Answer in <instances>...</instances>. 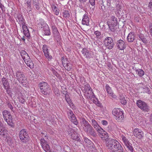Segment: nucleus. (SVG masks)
I'll return each instance as SVG.
<instances>
[{
    "instance_id": "nucleus-47",
    "label": "nucleus",
    "mask_w": 152,
    "mask_h": 152,
    "mask_svg": "<svg viewBox=\"0 0 152 152\" xmlns=\"http://www.w3.org/2000/svg\"><path fill=\"white\" fill-rule=\"evenodd\" d=\"M20 54L23 58H24V56H26L28 55L26 51L23 50L21 51Z\"/></svg>"
},
{
    "instance_id": "nucleus-54",
    "label": "nucleus",
    "mask_w": 152,
    "mask_h": 152,
    "mask_svg": "<svg viewBox=\"0 0 152 152\" xmlns=\"http://www.w3.org/2000/svg\"><path fill=\"white\" fill-rule=\"evenodd\" d=\"M107 130L109 132H110L113 130V128L111 125H109L107 127Z\"/></svg>"
},
{
    "instance_id": "nucleus-15",
    "label": "nucleus",
    "mask_w": 152,
    "mask_h": 152,
    "mask_svg": "<svg viewBox=\"0 0 152 152\" xmlns=\"http://www.w3.org/2000/svg\"><path fill=\"white\" fill-rule=\"evenodd\" d=\"M105 89L109 96L113 98H115L116 97V95L115 94L112 90L111 88L108 84L105 86Z\"/></svg>"
},
{
    "instance_id": "nucleus-8",
    "label": "nucleus",
    "mask_w": 152,
    "mask_h": 152,
    "mask_svg": "<svg viewBox=\"0 0 152 152\" xmlns=\"http://www.w3.org/2000/svg\"><path fill=\"white\" fill-rule=\"evenodd\" d=\"M85 91V93L87 94V96L90 99L94 98L95 97L94 94L91 90L90 86L88 84L84 85V87Z\"/></svg>"
},
{
    "instance_id": "nucleus-42",
    "label": "nucleus",
    "mask_w": 152,
    "mask_h": 152,
    "mask_svg": "<svg viewBox=\"0 0 152 152\" xmlns=\"http://www.w3.org/2000/svg\"><path fill=\"white\" fill-rule=\"evenodd\" d=\"M68 118H70L75 115L73 114L72 111L71 110H69L67 112Z\"/></svg>"
},
{
    "instance_id": "nucleus-35",
    "label": "nucleus",
    "mask_w": 152,
    "mask_h": 152,
    "mask_svg": "<svg viewBox=\"0 0 152 152\" xmlns=\"http://www.w3.org/2000/svg\"><path fill=\"white\" fill-rule=\"evenodd\" d=\"M52 31L53 36L55 35L58 34L59 33L57 28L55 26H52Z\"/></svg>"
},
{
    "instance_id": "nucleus-5",
    "label": "nucleus",
    "mask_w": 152,
    "mask_h": 152,
    "mask_svg": "<svg viewBox=\"0 0 152 152\" xmlns=\"http://www.w3.org/2000/svg\"><path fill=\"white\" fill-rule=\"evenodd\" d=\"M19 135L20 139L22 142L26 143L28 141L29 137L26 129L21 130L19 132Z\"/></svg>"
},
{
    "instance_id": "nucleus-32",
    "label": "nucleus",
    "mask_w": 152,
    "mask_h": 152,
    "mask_svg": "<svg viewBox=\"0 0 152 152\" xmlns=\"http://www.w3.org/2000/svg\"><path fill=\"white\" fill-rule=\"evenodd\" d=\"M131 152H134V150L132 144L130 142L125 145Z\"/></svg>"
},
{
    "instance_id": "nucleus-58",
    "label": "nucleus",
    "mask_w": 152,
    "mask_h": 152,
    "mask_svg": "<svg viewBox=\"0 0 152 152\" xmlns=\"http://www.w3.org/2000/svg\"><path fill=\"white\" fill-rule=\"evenodd\" d=\"M7 105L8 106V107H9L12 110L13 109V107L11 104L10 103L8 102L7 103Z\"/></svg>"
},
{
    "instance_id": "nucleus-25",
    "label": "nucleus",
    "mask_w": 152,
    "mask_h": 152,
    "mask_svg": "<svg viewBox=\"0 0 152 152\" xmlns=\"http://www.w3.org/2000/svg\"><path fill=\"white\" fill-rule=\"evenodd\" d=\"M72 138L77 141H80V138L76 132H75L71 136Z\"/></svg>"
},
{
    "instance_id": "nucleus-45",
    "label": "nucleus",
    "mask_w": 152,
    "mask_h": 152,
    "mask_svg": "<svg viewBox=\"0 0 152 152\" xmlns=\"http://www.w3.org/2000/svg\"><path fill=\"white\" fill-rule=\"evenodd\" d=\"M66 66H64L66 70L68 71H70L72 68L71 65L68 63L67 65H65Z\"/></svg>"
},
{
    "instance_id": "nucleus-3",
    "label": "nucleus",
    "mask_w": 152,
    "mask_h": 152,
    "mask_svg": "<svg viewBox=\"0 0 152 152\" xmlns=\"http://www.w3.org/2000/svg\"><path fill=\"white\" fill-rule=\"evenodd\" d=\"M2 115L4 120L8 124L12 127H13L14 126L13 120L10 112L7 110H4L2 112Z\"/></svg>"
},
{
    "instance_id": "nucleus-39",
    "label": "nucleus",
    "mask_w": 152,
    "mask_h": 152,
    "mask_svg": "<svg viewBox=\"0 0 152 152\" xmlns=\"http://www.w3.org/2000/svg\"><path fill=\"white\" fill-rule=\"evenodd\" d=\"M93 102L98 107H102V104L100 102L97 98H95L93 100Z\"/></svg>"
},
{
    "instance_id": "nucleus-22",
    "label": "nucleus",
    "mask_w": 152,
    "mask_h": 152,
    "mask_svg": "<svg viewBox=\"0 0 152 152\" xmlns=\"http://www.w3.org/2000/svg\"><path fill=\"white\" fill-rule=\"evenodd\" d=\"M2 82L5 88V89L7 90L9 89V83L8 82L6 78L3 77L2 79Z\"/></svg>"
},
{
    "instance_id": "nucleus-31",
    "label": "nucleus",
    "mask_w": 152,
    "mask_h": 152,
    "mask_svg": "<svg viewBox=\"0 0 152 152\" xmlns=\"http://www.w3.org/2000/svg\"><path fill=\"white\" fill-rule=\"evenodd\" d=\"M55 40L57 42H60L61 41V38L59 34H58L55 35L53 36Z\"/></svg>"
},
{
    "instance_id": "nucleus-50",
    "label": "nucleus",
    "mask_w": 152,
    "mask_h": 152,
    "mask_svg": "<svg viewBox=\"0 0 152 152\" xmlns=\"http://www.w3.org/2000/svg\"><path fill=\"white\" fill-rule=\"evenodd\" d=\"M27 4L28 8L29 10V11L31 10V4L30 1H28L26 2Z\"/></svg>"
},
{
    "instance_id": "nucleus-16",
    "label": "nucleus",
    "mask_w": 152,
    "mask_h": 152,
    "mask_svg": "<svg viewBox=\"0 0 152 152\" xmlns=\"http://www.w3.org/2000/svg\"><path fill=\"white\" fill-rule=\"evenodd\" d=\"M22 28L24 35L26 37L29 39L30 36L28 28L26 25H23L22 26Z\"/></svg>"
},
{
    "instance_id": "nucleus-24",
    "label": "nucleus",
    "mask_w": 152,
    "mask_h": 152,
    "mask_svg": "<svg viewBox=\"0 0 152 152\" xmlns=\"http://www.w3.org/2000/svg\"><path fill=\"white\" fill-rule=\"evenodd\" d=\"M107 25L108 26L110 30L113 32H115L117 29L116 27L117 25H113L112 23H107Z\"/></svg>"
},
{
    "instance_id": "nucleus-23",
    "label": "nucleus",
    "mask_w": 152,
    "mask_h": 152,
    "mask_svg": "<svg viewBox=\"0 0 152 152\" xmlns=\"http://www.w3.org/2000/svg\"><path fill=\"white\" fill-rule=\"evenodd\" d=\"M107 23H112L113 25H117L118 24L117 19L114 16H112L110 18V21L107 22Z\"/></svg>"
},
{
    "instance_id": "nucleus-18",
    "label": "nucleus",
    "mask_w": 152,
    "mask_h": 152,
    "mask_svg": "<svg viewBox=\"0 0 152 152\" xmlns=\"http://www.w3.org/2000/svg\"><path fill=\"white\" fill-rule=\"evenodd\" d=\"M91 124L97 132L101 128V127L99 126L97 122L95 120H92Z\"/></svg>"
},
{
    "instance_id": "nucleus-33",
    "label": "nucleus",
    "mask_w": 152,
    "mask_h": 152,
    "mask_svg": "<svg viewBox=\"0 0 152 152\" xmlns=\"http://www.w3.org/2000/svg\"><path fill=\"white\" fill-rule=\"evenodd\" d=\"M66 128L67 129V131L69 135L70 136L72 135L74 133H75L74 130L72 128H70L69 126H67Z\"/></svg>"
},
{
    "instance_id": "nucleus-4",
    "label": "nucleus",
    "mask_w": 152,
    "mask_h": 152,
    "mask_svg": "<svg viewBox=\"0 0 152 152\" xmlns=\"http://www.w3.org/2000/svg\"><path fill=\"white\" fill-rule=\"evenodd\" d=\"M112 114L115 116V119L119 122H121L124 117L123 112L118 108L113 109L112 111Z\"/></svg>"
},
{
    "instance_id": "nucleus-51",
    "label": "nucleus",
    "mask_w": 152,
    "mask_h": 152,
    "mask_svg": "<svg viewBox=\"0 0 152 152\" xmlns=\"http://www.w3.org/2000/svg\"><path fill=\"white\" fill-rule=\"evenodd\" d=\"M94 34L96 36V37L97 38H98L101 35V32L98 31H95Z\"/></svg>"
},
{
    "instance_id": "nucleus-44",
    "label": "nucleus",
    "mask_w": 152,
    "mask_h": 152,
    "mask_svg": "<svg viewBox=\"0 0 152 152\" xmlns=\"http://www.w3.org/2000/svg\"><path fill=\"white\" fill-rule=\"evenodd\" d=\"M42 135L41 136L42 137V139H44L45 138V140L47 141V140L48 139V136H47V134H46V132H44V133H41Z\"/></svg>"
},
{
    "instance_id": "nucleus-40",
    "label": "nucleus",
    "mask_w": 152,
    "mask_h": 152,
    "mask_svg": "<svg viewBox=\"0 0 152 152\" xmlns=\"http://www.w3.org/2000/svg\"><path fill=\"white\" fill-rule=\"evenodd\" d=\"M136 70L137 71V72L136 73L140 77H142L144 75V72L142 70L139 69V70Z\"/></svg>"
},
{
    "instance_id": "nucleus-12",
    "label": "nucleus",
    "mask_w": 152,
    "mask_h": 152,
    "mask_svg": "<svg viewBox=\"0 0 152 152\" xmlns=\"http://www.w3.org/2000/svg\"><path fill=\"white\" fill-rule=\"evenodd\" d=\"M133 133L135 136L139 139H142L143 136V132L139 129H135L134 130Z\"/></svg>"
},
{
    "instance_id": "nucleus-46",
    "label": "nucleus",
    "mask_w": 152,
    "mask_h": 152,
    "mask_svg": "<svg viewBox=\"0 0 152 152\" xmlns=\"http://www.w3.org/2000/svg\"><path fill=\"white\" fill-rule=\"evenodd\" d=\"M102 2H103V1H102ZM99 8L100 10H102L103 12H105L106 10V9L105 7L104 6L103 4V3L102 2V4H101L100 5V7H99Z\"/></svg>"
},
{
    "instance_id": "nucleus-52",
    "label": "nucleus",
    "mask_w": 152,
    "mask_h": 152,
    "mask_svg": "<svg viewBox=\"0 0 152 152\" xmlns=\"http://www.w3.org/2000/svg\"><path fill=\"white\" fill-rule=\"evenodd\" d=\"M89 2L92 6H94L95 4V0H89Z\"/></svg>"
},
{
    "instance_id": "nucleus-64",
    "label": "nucleus",
    "mask_w": 152,
    "mask_h": 152,
    "mask_svg": "<svg viewBox=\"0 0 152 152\" xmlns=\"http://www.w3.org/2000/svg\"><path fill=\"white\" fill-rule=\"evenodd\" d=\"M53 74L54 75L56 76L57 77H58L60 76L59 74L56 71H55L54 72Z\"/></svg>"
},
{
    "instance_id": "nucleus-21",
    "label": "nucleus",
    "mask_w": 152,
    "mask_h": 152,
    "mask_svg": "<svg viewBox=\"0 0 152 152\" xmlns=\"http://www.w3.org/2000/svg\"><path fill=\"white\" fill-rule=\"evenodd\" d=\"M89 19L87 15L85 14L83 16L82 20V23L83 25L87 26L89 25Z\"/></svg>"
},
{
    "instance_id": "nucleus-9",
    "label": "nucleus",
    "mask_w": 152,
    "mask_h": 152,
    "mask_svg": "<svg viewBox=\"0 0 152 152\" xmlns=\"http://www.w3.org/2000/svg\"><path fill=\"white\" fill-rule=\"evenodd\" d=\"M104 45L106 47L109 49H112L114 46V43L113 39L110 37H107L104 40Z\"/></svg>"
},
{
    "instance_id": "nucleus-26",
    "label": "nucleus",
    "mask_w": 152,
    "mask_h": 152,
    "mask_svg": "<svg viewBox=\"0 0 152 152\" xmlns=\"http://www.w3.org/2000/svg\"><path fill=\"white\" fill-rule=\"evenodd\" d=\"M33 5L34 6L37 10H39L40 8L39 3V0H33Z\"/></svg>"
},
{
    "instance_id": "nucleus-17",
    "label": "nucleus",
    "mask_w": 152,
    "mask_h": 152,
    "mask_svg": "<svg viewBox=\"0 0 152 152\" xmlns=\"http://www.w3.org/2000/svg\"><path fill=\"white\" fill-rule=\"evenodd\" d=\"M16 76L18 81H21V79L23 80L24 78L25 77L23 73L20 71H18L16 72Z\"/></svg>"
},
{
    "instance_id": "nucleus-38",
    "label": "nucleus",
    "mask_w": 152,
    "mask_h": 152,
    "mask_svg": "<svg viewBox=\"0 0 152 152\" xmlns=\"http://www.w3.org/2000/svg\"><path fill=\"white\" fill-rule=\"evenodd\" d=\"M121 137L122 138V141L123 142L125 145L130 143V142L128 140V139L124 136V135H122Z\"/></svg>"
},
{
    "instance_id": "nucleus-30",
    "label": "nucleus",
    "mask_w": 152,
    "mask_h": 152,
    "mask_svg": "<svg viewBox=\"0 0 152 152\" xmlns=\"http://www.w3.org/2000/svg\"><path fill=\"white\" fill-rule=\"evenodd\" d=\"M140 40H141L145 44H147L148 42L147 40L146 39L145 37L142 35H140L139 36Z\"/></svg>"
},
{
    "instance_id": "nucleus-62",
    "label": "nucleus",
    "mask_w": 152,
    "mask_h": 152,
    "mask_svg": "<svg viewBox=\"0 0 152 152\" xmlns=\"http://www.w3.org/2000/svg\"><path fill=\"white\" fill-rule=\"evenodd\" d=\"M59 10L58 9L56 10H55L54 11V12H55V14L56 15H58L59 13Z\"/></svg>"
},
{
    "instance_id": "nucleus-60",
    "label": "nucleus",
    "mask_w": 152,
    "mask_h": 152,
    "mask_svg": "<svg viewBox=\"0 0 152 152\" xmlns=\"http://www.w3.org/2000/svg\"><path fill=\"white\" fill-rule=\"evenodd\" d=\"M145 92H146V93H148V94H150L151 93L150 91L148 88H145Z\"/></svg>"
},
{
    "instance_id": "nucleus-34",
    "label": "nucleus",
    "mask_w": 152,
    "mask_h": 152,
    "mask_svg": "<svg viewBox=\"0 0 152 152\" xmlns=\"http://www.w3.org/2000/svg\"><path fill=\"white\" fill-rule=\"evenodd\" d=\"M70 119L72 122L74 124L76 125H77L78 124V122L75 116H73L72 118H70Z\"/></svg>"
},
{
    "instance_id": "nucleus-19",
    "label": "nucleus",
    "mask_w": 152,
    "mask_h": 152,
    "mask_svg": "<svg viewBox=\"0 0 152 152\" xmlns=\"http://www.w3.org/2000/svg\"><path fill=\"white\" fill-rule=\"evenodd\" d=\"M43 25V26H45V28H44L43 29V30L45 32V35H50V32L49 26L46 23H44Z\"/></svg>"
},
{
    "instance_id": "nucleus-36",
    "label": "nucleus",
    "mask_w": 152,
    "mask_h": 152,
    "mask_svg": "<svg viewBox=\"0 0 152 152\" xmlns=\"http://www.w3.org/2000/svg\"><path fill=\"white\" fill-rule=\"evenodd\" d=\"M25 63L27 66L30 68H32L34 67V64L33 62L31 61V60H28V61H26Z\"/></svg>"
},
{
    "instance_id": "nucleus-13",
    "label": "nucleus",
    "mask_w": 152,
    "mask_h": 152,
    "mask_svg": "<svg viewBox=\"0 0 152 152\" xmlns=\"http://www.w3.org/2000/svg\"><path fill=\"white\" fill-rule=\"evenodd\" d=\"M81 52L83 56L88 58L92 57L91 52L88 50L86 48H84L83 49Z\"/></svg>"
},
{
    "instance_id": "nucleus-41",
    "label": "nucleus",
    "mask_w": 152,
    "mask_h": 152,
    "mask_svg": "<svg viewBox=\"0 0 152 152\" xmlns=\"http://www.w3.org/2000/svg\"><path fill=\"white\" fill-rule=\"evenodd\" d=\"M88 0H79V1L80 2L81 5H80V8L82 9L85 6V2L87 1Z\"/></svg>"
},
{
    "instance_id": "nucleus-55",
    "label": "nucleus",
    "mask_w": 152,
    "mask_h": 152,
    "mask_svg": "<svg viewBox=\"0 0 152 152\" xmlns=\"http://www.w3.org/2000/svg\"><path fill=\"white\" fill-rule=\"evenodd\" d=\"M101 123L102 125H104L106 126L108 122L106 120H103L101 121Z\"/></svg>"
},
{
    "instance_id": "nucleus-28",
    "label": "nucleus",
    "mask_w": 152,
    "mask_h": 152,
    "mask_svg": "<svg viewBox=\"0 0 152 152\" xmlns=\"http://www.w3.org/2000/svg\"><path fill=\"white\" fill-rule=\"evenodd\" d=\"M6 129L3 127L0 129V135L3 136L6 135L7 134Z\"/></svg>"
},
{
    "instance_id": "nucleus-10",
    "label": "nucleus",
    "mask_w": 152,
    "mask_h": 152,
    "mask_svg": "<svg viewBox=\"0 0 152 152\" xmlns=\"http://www.w3.org/2000/svg\"><path fill=\"white\" fill-rule=\"evenodd\" d=\"M40 142L41 145L44 150L46 152H50V148L47 141L45 139H41Z\"/></svg>"
},
{
    "instance_id": "nucleus-57",
    "label": "nucleus",
    "mask_w": 152,
    "mask_h": 152,
    "mask_svg": "<svg viewBox=\"0 0 152 152\" xmlns=\"http://www.w3.org/2000/svg\"><path fill=\"white\" fill-rule=\"evenodd\" d=\"M107 5L108 7H109L111 5L110 0H107Z\"/></svg>"
},
{
    "instance_id": "nucleus-43",
    "label": "nucleus",
    "mask_w": 152,
    "mask_h": 152,
    "mask_svg": "<svg viewBox=\"0 0 152 152\" xmlns=\"http://www.w3.org/2000/svg\"><path fill=\"white\" fill-rule=\"evenodd\" d=\"M62 63L64 66H66L65 65H67V64L69 63V62L67 58H63L62 59Z\"/></svg>"
},
{
    "instance_id": "nucleus-59",
    "label": "nucleus",
    "mask_w": 152,
    "mask_h": 152,
    "mask_svg": "<svg viewBox=\"0 0 152 152\" xmlns=\"http://www.w3.org/2000/svg\"><path fill=\"white\" fill-rule=\"evenodd\" d=\"M19 101L20 103L23 104L25 102V100L22 98H20L19 99Z\"/></svg>"
},
{
    "instance_id": "nucleus-63",
    "label": "nucleus",
    "mask_w": 152,
    "mask_h": 152,
    "mask_svg": "<svg viewBox=\"0 0 152 152\" xmlns=\"http://www.w3.org/2000/svg\"><path fill=\"white\" fill-rule=\"evenodd\" d=\"M149 26L151 34H152V23H151L150 24Z\"/></svg>"
},
{
    "instance_id": "nucleus-53",
    "label": "nucleus",
    "mask_w": 152,
    "mask_h": 152,
    "mask_svg": "<svg viewBox=\"0 0 152 152\" xmlns=\"http://www.w3.org/2000/svg\"><path fill=\"white\" fill-rule=\"evenodd\" d=\"M65 99L66 102L69 105H70L72 104V103L71 101L70 98H67V99Z\"/></svg>"
},
{
    "instance_id": "nucleus-20",
    "label": "nucleus",
    "mask_w": 152,
    "mask_h": 152,
    "mask_svg": "<svg viewBox=\"0 0 152 152\" xmlns=\"http://www.w3.org/2000/svg\"><path fill=\"white\" fill-rule=\"evenodd\" d=\"M127 39L128 42H133L135 39V35L132 32L129 33L127 37Z\"/></svg>"
},
{
    "instance_id": "nucleus-7",
    "label": "nucleus",
    "mask_w": 152,
    "mask_h": 152,
    "mask_svg": "<svg viewBox=\"0 0 152 152\" xmlns=\"http://www.w3.org/2000/svg\"><path fill=\"white\" fill-rule=\"evenodd\" d=\"M39 86L40 89V91L42 94L46 95L48 93V91L49 89L48 84L44 82L40 83Z\"/></svg>"
},
{
    "instance_id": "nucleus-48",
    "label": "nucleus",
    "mask_w": 152,
    "mask_h": 152,
    "mask_svg": "<svg viewBox=\"0 0 152 152\" xmlns=\"http://www.w3.org/2000/svg\"><path fill=\"white\" fill-rule=\"evenodd\" d=\"M23 59L25 62H26V61H28V60H30V58L28 55L26 56H24V58Z\"/></svg>"
},
{
    "instance_id": "nucleus-29",
    "label": "nucleus",
    "mask_w": 152,
    "mask_h": 152,
    "mask_svg": "<svg viewBox=\"0 0 152 152\" xmlns=\"http://www.w3.org/2000/svg\"><path fill=\"white\" fill-rule=\"evenodd\" d=\"M21 80V81H19V83H21L24 86L27 87L28 86V84L27 83L26 77L24 78L23 80L22 79Z\"/></svg>"
},
{
    "instance_id": "nucleus-37",
    "label": "nucleus",
    "mask_w": 152,
    "mask_h": 152,
    "mask_svg": "<svg viewBox=\"0 0 152 152\" xmlns=\"http://www.w3.org/2000/svg\"><path fill=\"white\" fill-rule=\"evenodd\" d=\"M18 19L20 22V24L22 25V26L23 25H25V23L24 21V20L21 15H19L18 16Z\"/></svg>"
},
{
    "instance_id": "nucleus-56",
    "label": "nucleus",
    "mask_w": 152,
    "mask_h": 152,
    "mask_svg": "<svg viewBox=\"0 0 152 152\" xmlns=\"http://www.w3.org/2000/svg\"><path fill=\"white\" fill-rule=\"evenodd\" d=\"M148 7L150 10L152 11V1H150L149 2Z\"/></svg>"
},
{
    "instance_id": "nucleus-2",
    "label": "nucleus",
    "mask_w": 152,
    "mask_h": 152,
    "mask_svg": "<svg viewBox=\"0 0 152 152\" xmlns=\"http://www.w3.org/2000/svg\"><path fill=\"white\" fill-rule=\"evenodd\" d=\"M80 122L84 131L88 135L93 137L96 136V132L92 126L83 118H80Z\"/></svg>"
},
{
    "instance_id": "nucleus-49",
    "label": "nucleus",
    "mask_w": 152,
    "mask_h": 152,
    "mask_svg": "<svg viewBox=\"0 0 152 152\" xmlns=\"http://www.w3.org/2000/svg\"><path fill=\"white\" fill-rule=\"evenodd\" d=\"M120 102L122 104L125 105L126 103V101L124 98H123L122 99H121Z\"/></svg>"
},
{
    "instance_id": "nucleus-27",
    "label": "nucleus",
    "mask_w": 152,
    "mask_h": 152,
    "mask_svg": "<svg viewBox=\"0 0 152 152\" xmlns=\"http://www.w3.org/2000/svg\"><path fill=\"white\" fill-rule=\"evenodd\" d=\"M70 11L69 10H65L63 12V16L66 18H69L70 16Z\"/></svg>"
},
{
    "instance_id": "nucleus-14",
    "label": "nucleus",
    "mask_w": 152,
    "mask_h": 152,
    "mask_svg": "<svg viewBox=\"0 0 152 152\" xmlns=\"http://www.w3.org/2000/svg\"><path fill=\"white\" fill-rule=\"evenodd\" d=\"M116 45L117 48L120 50H123L126 48V45L124 42L121 39L117 41Z\"/></svg>"
},
{
    "instance_id": "nucleus-6",
    "label": "nucleus",
    "mask_w": 152,
    "mask_h": 152,
    "mask_svg": "<svg viewBox=\"0 0 152 152\" xmlns=\"http://www.w3.org/2000/svg\"><path fill=\"white\" fill-rule=\"evenodd\" d=\"M136 104L139 108L144 111L148 112L150 110V108L147 104L141 100H137L136 102Z\"/></svg>"
},
{
    "instance_id": "nucleus-1",
    "label": "nucleus",
    "mask_w": 152,
    "mask_h": 152,
    "mask_svg": "<svg viewBox=\"0 0 152 152\" xmlns=\"http://www.w3.org/2000/svg\"><path fill=\"white\" fill-rule=\"evenodd\" d=\"M100 137L105 142V144L107 149L110 152H124L123 147L116 140L108 138L107 132L102 128L97 131Z\"/></svg>"
},
{
    "instance_id": "nucleus-61",
    "label": "nucleus",
    "mask_w": 152,
    "mask_h": 152,
    "mask_svg": "<svg viewBox=\"0 0 152 152\" xmlns=\"http://www.w3.org/2000/svg\"><path fill=\"white\" fill-rule=\"evenodd\" d=\"M0 8L1 9L2 11H4V6L1 3H0Z\"/></svg>"
},
{
    "instance_id": "nucleus-11",
    "label": "nucleus",
    "mask_w": 152,
    "mask_h": 152,
    "mask_svg": "<svg viewBox=\"0 0 152 152\" xmlns=\"http://www.w3.org/2000/svg\"><path fill=\"white\" fill-rule=\"evenodd\" d=\"M42 50L45 57L48 60H51L52 58V56L50 55L48 47L46 45H44L42 47Z\"/></svg>"
}]
</instances>
